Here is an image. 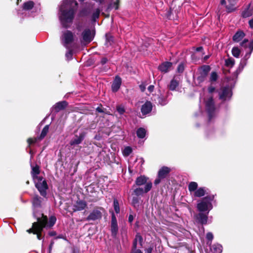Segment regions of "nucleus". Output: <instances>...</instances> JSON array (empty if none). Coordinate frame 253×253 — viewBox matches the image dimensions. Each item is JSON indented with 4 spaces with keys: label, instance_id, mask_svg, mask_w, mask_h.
Returning a JSON list of instances; mask_svg holds the SVG:
<instances>
[{
    "label": "nucleus",
    "instance_id": "obj_63",
    "mask_svg": "<svg viewBox=\"0 0 253 253\" xmlns=\"http://www.w3.org/2000/svg\"><path fill=\"white\" fill-rule=\"evenodd\" d=\"M220 3L222 5H224L226 4V0H221Z\"/></svg>",
    "mask_w": 253,
    "mask_h": 253
},
{
    "label": "nucleus",
    "instance_id": "obj_52",
    "mask_svg": "<svg viewBox=\"0 0 253 253\" xmlns=\"http://www.w3.org/2000/svg\"><path fill=\"white\" fill-rule=\"evenodd\" d=\"M154 89V86L153 85H150L148 87V90L150 93L152 92Z\"/></svg>",
    "mask_w": 253,
    "mask_h": 253
},
{
    "label": "nucleus",
    "instance_id": "obj_49",
    "mask_svg": "<svg viewBox=\"0 0 253 253\" xmlns=\"http://www.w3.org/2000/svg\"><path fill=\"white\" fill-rule=\"evenodd\" d=\"M248 42V40L245 39L244 41L241 43V45L244 47H247V44Z\"/></svg>",
    "mask_w": 253,
    "mask_h": 253
},
{
    "label": "nucleus",
    "instance_id": "obj_46",
    "mask_svg": "<svg viewBox=\"0 0 253 253\" xmlns=\"http://www.w3.org/2000/svg\"><path fill=\"white\" fill-rule=\"evenodd\" d=\"M184 69V66L183 64H180L177 69V72L179 73H182Z\"/></svg>",
    "mask_w": 253,
    "mask_h": 253
},
{
    "label": "nucleus",
    "instance_id": "obj_30",
    "mask_svg": "<svg viewBox=\"0 0 253 253\" xmlns=\"http://www.w3.org/2000/svg\"><path fill=\"white\" fill-rule=\"evenodd\" d=\"M56 218L54 216H51L49 217V221L47 220L45 227H51L53 226L55 223Z\"/></svg>",
    "mask_w": 253,
    "mask_h": 253
},
{
    "label": "nucleus",
    "instance_id": "obj_47",
    "mask_svg": "<svg viewBox=\"0 0 253 253\" xmlns=\"http://www.w3.org/2000/svg\"><path fill=\"white\" fill-rule=\"evenodd\" d=\"M206 238H207V240H208L211 242L213 238V234L211 232H208L207 234ZM211 243V242L210 243V244Z\"/></svg>",
    "mask_w": 253,
    "mask_h": 253
},
{
    "label": "nucleus",
    "instance_id": "obj_45",
    "mask_svg": "<svg viewBox=\"0 0 253 253\" xmlns=\"http://www.w3.org/2000/svg\"><path fill=\"white\" fill-rule=\"evenodd\" d=\"M226 8L228 12H232L235 10L236 8L234 7V5H226Z\"/></svg>",
    "mask_w": 253,
    "mask_h": 253
},
{
    "label": "nucleus",
    "instance_id": "obj_59",
    "mask_svg": "<svg viewBox=\"0 0 253 253\" xmlns=\"http://www.w3.org/2000/svg\"><path fill=\"white\" fill-rule=\"evenodd\" d=\"M249 24L250 27L251 28H253V18L249 21Z\"/></svg>",
    "mask_w": 253,
    "mask_h": 253
},
{
    "label": "nucleus",
    "instance_id": "obj_27",
    "mask_svg": "<svg viewBox=\"0 0 253 253\" xmlns=\"http://www.w3.org/2000/svg\"><path fill=\"white\" fill-rule=\"evenodd\" d=\"M31 167H32L31 174H32L33 179H36L38 177H40V176H38V174L40 172L39 166L38 165H36L35 166H31Z\"/></svg>",
    "mask_w": 253,
    "mask_h": 253
},
{
    "label": "nucleus",
    "instance_id": "obj_58",
    "mask_svg": "<svg viewBox=\"0 0 253 253\" xmlns=\"http://www.w3.org/2000/svg\"><path fill=\"white\" fill-rule=\"evenodd\" d=\"M215 90V88L213 86H210L208 88L209 92L210 93H212Z\"/></svg>",
    "mask_w": 253,
    "mask_h": 253
},
{
    "label": "nucleus",
    "instance_id": "obj_39",
    "mask_svg": "<svg viewBox=\"0 0 253 253\" xmlns=\"http://www.w3.org/2000/svg\"><path fill=\"white\" fill-rule=\"evenodd\" d=\"M232 53L235 57H239L240 54V50L238 47H233L232 49Z\"/></svg>",
    "mask_w": 253,
    "mask_h": 253
},
{
    "label": "nucleus",
    "instance_id": "obj_4",
    "mask_svg": "<svg viewBox=\"0 0 253 253\" xmlns=\"http://www.w3.org/2000/svg\"><path fill=\"white\" fill-rule=\"evenodd\" d=\"M188 190L191 194L195 197H201L205 195L206 189L205 187L198 188V184L196 182H191L188 185Z\"/></svg>",
    "mask_w": 253,
    "mask_h": 253
},
{
    "label": "nucleus",
    "instance_id": "obj_3",
    "mask_svg": "<svg viewBox=\"0 0 253 253\" xmlns=\"http://www.w3.org/2000/svg\"><path fill=\"white\" fill-rule=\"evenodd\" d=\"M213 199V196H208L203 198L197 204L198 210L201 212L208 211L207 213H208L212 208L211 201Z\"/></svg>",
    "mask_w": 253,
    "mask_h": 253
},
{
    "label": "nucleus",
    "instance_id": "obj_11",
    "mask_svg": "<svg viewBox=\"0 0 253 253\" xmlns=\"http://www.w3.org/2000/svg\"><path fill=\"white\" fill-rule=\"evenodd\" d=\"M232 95V91L228 87L221 88L219 92V99L223 101L230 99Z\"/></svg>",
    "mask_w": 253,
    "mask_h": 253
},
{
    "label": "nucleus",
    "instance_id": "obj_38",
    "mask_svg": "<svg viewBox=\"0 0 253 253\" xmlns=\"http://www.w3.org/2000/svg\"><path fill=\"white\" fill-rule=\"evenodd\" d=\"M132 152V149L130 147L127 146L124 148L123 154L124 156L127 157L129 156Z\"/></svg>",
    "mask_w": 253,
    "mask_h": 253
},
{
    "label": "nucleus",
    "instance_id": "obj_61",
    "mask_svg": "<svg viewBox=\"0 0 253 253\" xmlns=\"http://www.w3.org/2000/svg\"><path fill=\"white\" fill-rule=\"evenodd\" d=\"M152 249L151 248H148L146 250V253H151Z\"/></svg>",
    "mask_w": 253,
    "mask_h": 253
},
{
    "label": "nucleus",
    "instance_id": "obj_24",
    "mask_svg": "<svg viewBox=\"0 0 253 253\" xmlns=\"http://www.w3.org/2000/svg\"><path fill=\"white\" fill-rule=\"evenodd\" d=\"M148 178L145 176H140L137 177L135 180V185L138 186H141L143 185L144 186L149 181H147Z\"/></svg>",
    "mask_w": 253,
    "mask_h": 253
},
{
    "label": "nucleus",
    "instance_id": "obj_8",
    "mask_svg": "<svg viewBox=\"0 0 253 253\" xmlns=\"http://www.w3.org/2000/svg\"><path fill=\"white\" fill-rule=\"evenodd\" d=\"M211 68L209 65H203L198 69V75L196 80L199 84L205 80Z\"/></svg>",
    "mask_w": 253,
    "mask_h": 253
},
{
    "label": "nucleus",
    "instance_id": "obj_41",
    "mask_svg": "<svg viewBox=\"0 0 253 253\" xmlns=\"http://www.w3.org/2000/svg\"><path fill=\"white\" fill-rule=\"evenodd\" d=\"M158 103L161 105H165L167 104L168 101L166 98L159 96L157 98Z\"/></svg>",
    "mask_w": 253,
    "mask_h": 253
},
{
    "label": "nucleus",
    "instance_id": "obj_40",
    "mask_svg": "<svg viewBox=\"0 0 253 253\" xmlns=\"http://www.w3.org/2000/svg\"><path fill=\"white\" fill-rule=\"evenodd\" d=\"M114 208L115 212L117 213H119L120 212V207H119V204L118 200L117 199L114 200Z\"/></svg>",
    "mask_w": 253,
    "mask_h": 253
},
{
    "label": "nucleus",
    "instance_id": "obj_62",
    "mask_svg": "<svg viewBox=\"0 0 253 253\" xmlns=\"http://www.w3.org/2000/svg\"><path fill=\"white\" fill-rule=\"evenodd\" d=\"M203 50V47L202 46L198 47L196 48L197 51H201Z\"/></svg>",
    "mask_w": 253,
    "mask_h": 253
},
{
    "label": "nucleus",
    "instance_id": "obj_48",
    "mask_svg": "<svg viewBox=\"0 0 253 253\" xmlns=\"http://www.w3.org/2000/svg\"><path fill=\"white\" fill-rule=\"evenodd\" d=\"M66 57L68 59H71L72 57V51L71 50H69L66 53Z\"/></svg>",
    "mask_w": 253,
    "mask_h": 253
},
{
    "label": "nucleus",
    "instance_id": "obj_23",
    "mask_svg": "<svg viewBox=\"0 0 253 253\" xmlns=\"http://www.w3.org/2000/svg\"><path fill=\"white\" fill-rule=\"evenodd\" d=\"M172 64L169 62H166L162 63L159 66V69L162 72L167 73L168 72L170 68H171Z\"/></svg>",
    "mask_w": 253,
    "mask_h": 253
},
{
    "label": "nucleus",
    "instance_id": "obj_33",
    "mask_svg": "<svg viewBox=\"0 0 253 253\" xmlns=\"http://www.w3.org/2000/svg\"><path fill=\"white\" fill-rule=\"evenodd\" d=\"M178 82L175 79H172L170 83L169 87V89L171 90H174L176 87L178 85Z\"/></svg>",
    "mask_w": 253,
    "mask_h": 253
},
{
    "label": "nucleus",
    "instance_id": "obj_44",
    "mask_svg": "<svg viewBox=\"0 0 253 253\" xmlns=\"http://www.w3.org/2000/svg\"><path fill=\"white\" fill-rule=\"evenodd\" d=\"M117 110L120 115L123 114L125 112V109L123 106H118Z\"/></svg>",
    "mask_w": 253,
    "mask_h": 253
},
{
    "label": "nucleus",
    "instance_id": "obj_10",
    "mask_svg": "<svg viewBox=\"0 0 253 253\" xmlns=\"http://www.w3.org/2000/svg\"><path fill=\"white\" fill-rule=\"evenodd\" d=\"M152 187V182H149L148 183H146L144 188L139 186V187L135 188L133 192L137 196H141L149 192L151 189Z\"/></svg>",
    "mask_w": 253,
    "mask_h": 253
},
{
    "label": "nucleus",
    "instance_id": "obj_29",
    "mask_svg": "<svg viewBox=\"0 0 253 253\" xmlns=\"http://www.w3.org/2000/svg\"><path fill=\"white\" fill-rule=\"evenodd\" d=\"M208 214H204L203 213H200L198 215V219L199 221L202 224H206L208 222Z\"/></svg>",
    "mask_w": 253,
    "mask_h": 253
},
{
    "label": "nucleus",
    "instance_id": "obj_15",
    "mask_svg": "<svg viewBox=\"0 0 253 253\" xmlns=\"http://www.w3.org/2000/svg\"><path fill=\"white\" fill-rule=\"evenodd\" d=\"M137 242H138L140 246H142L143 238L138 233L136 235L135 238L133 241L132 249L134 251V253H142L140 250L136 249Z\"/></svg>",
    "mask_w": 253,
    "mask_h": 253
},
{
    "label": "nucleus",
    "instance_id": "obj_55",
    "mask_svg": "<svg viewBox=\"0 0 253 253\" xmlns=\"http://www.w3.org/2000/svg\"><path fill=\"white\" fill-rule=\"evenodd\" d=\"M132 203L133 205H135V204H137L138 203V200L137 198H133Z\"/></svg>",
    "mask_w": 253,
    "mask_h": 253
},
{
    "label": "nucleus",
    "instance_id": "obj_56",
    "mask_svg": "<svg viewBox=\"0 0 253 253\" xmlns=\"http://www.w3.org/2000/svg\"><path fill=\"white\" fill-rule=\"evenodd\" d=\"M96 111L99 113L104 112V109L101 107H98L96 108Z\"/></svg>",
    "mask_w": 253,
    "mask_h": 253
},
{
    "label": "nucleus",
    "instance_id": "obj_13",
    "mask_svg": "<svg viewBox=\"0 0 253 253\" xmlns=\"http://www.w3.org/2000/svg\"><path fill=\"white\" fill-rule=\"evenodd\" d=\"M111 231L112 235L116 237L118 231L117 221L114 213L112 212L111 216Z\"/></svg>",
    "mask_w": 253,
    "mask_h": 253
},
{
    "label": "nucleus",
    "instance_id": "obj_7",
    "mask_svg": "<svg viewBox=\"0 0 253 253\" xmlns=\"http://www.w3.org/2000/svg\"><path fill=\"white\" fill-rule=\"evenodd\" d=\"M94 34V30L85 29L82 34V39L81 40L82 43L86 44L90 42L93 40Z\"/></svg>",
    "mask_w": 253,
    "mask_h": 253
},
{
    "label": "nucleus",
    "instance_id": "obj_57",
    "mask_svg": "<svg viewBox=\"0 0 253 253\" xmlns=\"http://www.w3.org/2000/svg\"><path fill=\"white\" fill-rule=\"evenodd\" d=\"M53 244H54V242L51 241L49 245V253H51Z\"/></svg>",
    "mask_w": 253,
    "mask_h": 253
},
{
    "label": "nucleus",
    "instance_id": "obj_25",
    "mask_svg": "<svg viewBox=\"0 0 253 253\" xmlns=\"http://www.w3.org/2000/svg\"><path fill=\"white\" fill-rule=\"evenodd\" d=\"M250 4H248L247 7L242 11V16L243 17L247 18L253 15V11L252 9L250 8Z\"/></svg>",
    "mask_w": 253,
    "mask_h": 253
},
{
    "label": "nucleus",
    "instance_id": "obj_28",
    "mask_svg": "<svg viewBox=\"0 0 253 253\" xmlns=\"http://www.w3.org/2000/svg\"><path fill=\"white\" fill-rule=\"evenodd\" d=\"M245 36V34L243 31H238L233 36V40L235 42H239L243 39Z\"/></svg>",
    "mask_w": 253,
    "mask_h": 253
},
{
    "label": "nucleus",
    "instance_id": "obj_17",
    "mask_svg": "<svg viewBox=\"0 0 253 253\" xmlns=\"http://www.w3.org/2000/svg\"><path fill=\"white\" fill-rule=\"evenodd\" d=\"M102 217V213L98 210H94L89 214L87 217V220H95L101 218Z\"/></svg>",
    "mask_w": 253,
    "mask_h": 253
},
{
    "label": "nucleus",
    "instance_id": "obj_53",
    "mask_svg": "<svg viewBox=\"0 0 253 253\" xmlns=\"http://www.w3.org/2000/svg\"><path fill=\"white\" fill-rule=\"evenodd\" d=\"M163 179L162 178H160L158 176V178L155 179V180L154 181V184L155 185H157V184H159L161 182V179Z\"/></svg>",
    "mask_w": 253,
    "mask_h": 253
},
{
    "label": "nucleus",
    "instance_id": "obj_26",
    "mask_svg": "<svg viewBox=\"0 0 253 253\" xmlns=\"http://www.w3.org/2000/svg\"><path fill=\"white\" fill-rule=\"evenodd\" d=\"M119 3L120 0H116L114 2L109 3L106 8V11L109 12L114 8L116 10L118 9L119 6Z\"/></svg>",
    "mask_w": 253,
    "mask_h": 253
},
{
    "label": "nucleus",
    "instance_id": "obj_54",
    "mask_svg": "<svg viewBox=\"0 0 253 253\" xmlns=\"http://www.w3.org/2000/svg\"><path fill=\"white\" fill-rule=\"evenodd\" d=\"M107 61L108 60L106 58L103 57L101 59L100 62L102 65H104L107 63Z\"/></svg>",
    "mask_w": 253,
    "mask_h": 253
},
{
    "label": "nucleus",
    "instance_id": "obj_50",
    "mask_svg": "<svg viewBox=\"0 0 253 253\" xmlns=\"http://www.w3.org/2000/svg\"><path fill=\"white\" fill-rule=\"evenodd\" d=\"M146 84L142 83L139 85V88L142 92H143L146 89Z\"/></svg>",
    "mask_w": 253,
    "mask_h": 253
},
{
    "label": "nucleus",
    "instance_id": "obj_32",
    "mask_svg": "<svg viewBox=\"0 0 253 253\" xmlns=\"http://www.w3.org/2000/svg\"><path fill=\"white\" fill-rule=\"evenodd\" d=\"M212 250L214 253H221L222 251V247L220 244H214L212 247Z\"/></svg>",
    "mask_w": 253,
    "mask_h": 253
},
{
    "label": "nucleus",
    "instance_id": "obj_16",
    "mask_svg": "<svg viewBox=\"0 0 253 253\" xmlns=\"http://www.w3.org/2000/svg\"><path fill=\"white\" fill-rule=\"evenodd\" d=\"M87 206L86 203L83 200L77 201L73 206L74 211H80L84 210Z\"/></svg>",
    "mask_w": 253,
    "mask_h": 253
},
{
    "label": "nucleus",
    "instance_id": "obj_31",
    "mask_svg": "<svg viewBox=\"0 0 253 253\" xmlns=\"http://www.w3.org/2000/svg\"><path fill=\"white\" fill-rule=\"evenodd\" d=\"M146 133V130L142 127L139 128L136 131L137 136L140 138H143L145 136Z\"/></svg>",
    "mask_w": 253,
    "mask_h": 253
},
{
    "label": "nucleus",
    "instance_id": "obj_37",
    "mask_svg": "<svg viewBox=\"0 0 253 253\" xmlns=\"http://www.w3.org/2000/svg\"><path fill=\"white\" fill-rule=\"evenodd\" d=\"M246 64V62L245 60H242L241 63L238 67V69L236 70V76H237V75L242 71Z\"/></svg>",
    "mask_w": 253,
    "mask_h": 253
},
{
    "label": "nucleus",
    "instance_id": "obj_42",
    "mask_svg": "<svg viewBox=\"0 0 253 253\" xmlns=\"http://www.w3.org/2000/svg\"><path fill=\"white\" fill-rule=\"evenodd\" d=\"M90 13L91 10L90 8H84L81 12V15L82 16H88Z\"/></svg>",
    "mask_w": 253,
    "mask_h": 253
},
{
    "label": "nucleus",
    "instance_id": "obj_20",
    "mask_svg": "<svg viewBox=\"0 0 253 253\" xmlns=\"http://www.w3.org/2000/svg\"><path fill=\"white\" fill-rule=\"evenodd\" d=\"M152 109V104L150 101H147L142 106L141 111L143 115L149 113Z\"/></svg>",
    "mask_w": 253,
    "mask_h": 253
},
{
    "label": "nucleus",
    "instance_id": "obj_64",
    "mask_svg": "<svg viewBox=\"0 0 253 253\" xmlns=\"http://www.w3.org/2000/svg\"><path fill=\"white\" fill-rule=\"evenodd\" d=\"M63 238V237H62V235H61V236H58V237H57V238Z\"/></svg>",
    "mask_w": 253,
    "mask_h": 253
},
{
    "label": "nucleus",
    "instance_id": "obj_51",
    "mask_svg": "<svg viewBox=\"0 0 253 253\" xmlns=\"http://www.w3.org/2000/svg\"><path fill=\"white\" fill-rule=\"evenodd\" d=\"M35 227L36 226H34V223H33L32 227L27 230V232L29 233H33L34 234V232L35 231Z\"/></svg>",
    "mask_w": 253,
    "mask_h": 253
},
{
    "label": "nucleus",
    "instance_id": "obj_9",
    "mask_svg": "<svg viewBox=\"0 0 253 253\" xmlns=\"http://www.w3.org/2000/svg\"><path fill=\"white\" fill-rule=\"evenodd\" d=\"M61 40L63 45L67 49H69V45L73 41V34L69 31H66L63 33Z\"/></svg>",
    "mask_w": 253,
    "mask_h": 253
},
{
    "label": "nucleus",
    "instance_id": "obj_18",
    "mask_svg": "<svg viewBox=\"0 0 253 253\" xmlns=\"http://www.w3.org/2000/svg\"><path fill=\"white\" fill-rule=\"evenodd\" d=\"M85 134L84 132L81 133L79 135H76L74 138H73L70 142V144L71 146L78 145L83 141L84 138Z\"/></svg>",
    "mask_w": 253,
    "mask_h": 253
},
{
    "label": "nucleus",
    "instance_id": "obj_12",
    "mask_svg": "<svg viewBox=\"0 0 253 253\" xmlns=\"http://www.w3.org/2000/svg\"><path fill=\"white\" fill-rule=\"evenodd\" d=\"M49 129V125H46L42 129L41 135L39 137L35 138L34 139L29 138L27 142L29 144V147L32 144L36 143L38 140H41L47 134Z\"/></svg>",
    "mask_w": 253,
    "mask_h": 253
},
{
    "label": "nucleus",
    "instance_id": "obj_5",
    "mask_svg": "<svg viewBox=\"0 0 253 253\" xmlns=\"http://www.w3.org/2000/svg\"><path fill=\"white\" fill-rule=\"evenodd\" d=\"M206 109L209 115V119L211 120L215 115V109L212 97L209 96L205 100Z\"/></svg>",
    "mask_w": 253,
    "mask_h": 253
},
{
    "label": "nucleus",
    "instance_id": "obj_43",
    "mask_svg": "<svg viewBox=\"0 0 253 253\" xmlns=\"http://www.w3.org/2000/svg\"><path fill=\"white\" fill-rule=\"evenodd\" d=\"M217 79V75L216 72H213L211 73L210 76V81L211 82H215Z\"/></svg>",
    "mask_w": 253,
    "mask_h": 253
},
{
    "label": "nucleus",
    "instance_id": "obj_6",
    "mask_svg": "<svg viewBox=\"0 0 253 253\" xmlns=\"http://www.w3.org/2000/svg\"><path fill=\"white\" fill-rule=\"evenodd\" d=\"M34 180L35 183V186L38 189L40 194L42 196H45L46 194V191L48 188L46 181L43 180L42 177L34 179Z\"/></svg>",
    "mask_w": 253,
    "mask_h": 253
},
{
    "label": "nucleus",
    "instance_id": "obj_14",
    "mask_svg": "<svg viewBox=\"0 0 253 253\" xmlns=\"http://www.w3.org/2000/svg\"><path fill=\"white\" fill-rule=\"evenodd\" d=\"M33 207V214L34 216L37 219V217H39L37 215L36 213V209L38 208H40L41 206V198L38 197V196H35L33 199L32 201ZM42 214H40V216L39 217H42Z\"/></svg>",
    "mask_w": 253,
    "mask_h": 253
},
{
    "label": "nucleus",
    "instance_id": "obj_1",
    "mask_svg": "<svg viewBox=\"0 0 253 253\" xmlns=\"http://www.w3.org/2000/svg\"><path fill=\"white\" fill-rule=\"evenodd\" d=\"M77 7L78 3L75 0L62 1L59 8V18L64 27H68L72 23Z\"/></svg>",
    "mask_w": 253,
    "mask_h": 253
},
{
    "label": "nucleus",
    "instance_id": "obj_60",
    "mask_svg": "<svg viewBox=\"0 0 253 253\" xmlns=\"http://www.w3.org/2000/svg\"><path fill=\"white\" fill-rule=\"evenodd\" d=\"M133 220V216L132 215H129L128 216V221L129 222H132Z\"/></svg>",
    "mask_w": 253,
    "mask_h": 253
},
{
    "label": "nucleus",
    "instance_id": "obj_22",
    "mask_svg": "<svg viewBox=\"0 0 253 253\" xmlns=\"http://www.w3.org/2000/svg\"><path fill=\"white\" fill-rule=\"evenodd\" d=\"M170 169L167 167H162L158 172L159 177L164 179L169 173Z\"/></svg>",
    "mask_w": 253,
    "mask_h": 253
},
{
    "label": "nucleus",
    "instance_id": "obj_21",
    "mask_svg": "<svg viewBox=\"0 0 253 253\" xmlns=\"http://www.w3.org/2000/svg\"><path fill=\"white\" fill-rule=\"evenodd\" d=\"M67 106V103L65 101H61L56 103L53 107V109L56 112H58L61 110H63Z\"/></svg>",
    "mask_w": 253,
    "mask_h": 253
},
{
    "label": "nucleus",
    "instance_id": "obj_35",
    "mask_svg": "<svg viewBox=\"0 0 253 253\" xmlns=\"http://www.w3.org/2000/svg\"><path fill=\"white\" fill-rule=\"evenodd\" d=\"M225 65L228 67H232L235 64V60L233 58H229L225 60Z\"/></svg>",
    "mask_w": 253,
    "mask_h": 253
},
{
    "label": "nucleus",
    "instance_id": "obj_19",
    "mask_svg": "<svg viewBox=\"0 0 253 253\" xmlns=\"http://www.w3.org/2000/svg\"><path fill=\"white\" fill-rule=\"evenodd\" d=\"M122 84L121 78L119 76H116L113 81L112 85V89L113 92H117L120 87Z\"/></svg>",
    "mask_w": 253,
    "mask_h": 253
},
{
    "label": "nucleus",
    "instance_id": "obj_36",
    "mask_svg": "<svg viewBox=\"0 0 253 253\" xmlns=\"http://www.w3.org/2000/svg\"><path fill=\"white\" fill-rule=\"evenodd\" d=\"M113 42V37L109 35H106V42L105 44L107 46H109L112 45Z\"/></svg>",
    "mask_w": 253,
    "mask_h": 253
},
{
    "label": "nucleus",
    "instance_id": "obj_2",
    "mask_svg": "<svg viewBox=\"0 0 253 253\" xmlns=\"http://www.w3.org/2000/svg\"><path fill=\"white\" fill-rule=\"evenodd\" d=\"M47 221V216H44L42 214V217H37V222L34 223V226L35 227L34 234H37V238L39 240L41 239V233L43 228L45 227Z\"/></svg>",
    "mask_w": 253,
    "mask_h": 253
},
{
    "label": "nucleus",
    "instance_id": "obj_34",
    "mask_svg": "<svg viewBox=\"0 0 253 253\" xmlns=\"http://www.w3.org/2000/svg\"><path fill=\"white\" fill-rule=\"evenodd\" d=\"M34 3L32 1H28L24 3L23 5V9L25 10H30L34 6Z\"/></svg>",
    "mask_w": 253,
    "mask_h": 253
}]
</instances>
